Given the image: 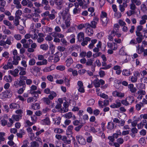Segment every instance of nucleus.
Instances as JSON below:
<instances>
[{"instance_id":"nucleus-53","label":"nucleus","mask_w":147,"mask_h":147,"mask_svg":"<svg viewBox=\"0 0 147 147\" xmlns=\"http://www.w3.org/2000/svg\"><path fill=\"white\" fill-rule=\"evenodd\" d=\"M57 69L61 71H63L65 69V67L63 65H59L57 66L56 67Z\"/></svg>"},{"instance_id":"nucleus-6","label":"nucleus","mask_w":147,"mask_h":147,"mask_svg":"<svg viewBox=\"0 0 147 147\" xmlns=\"http://www.w3.org/2000/svg\"><path fill=\"white\" fill-rule=\"evenodd\" d=\"M105 81L102 80H99L98 79H96L94 81V84L96 87H99L100 86V84L103 85L105 84Z\"/></svg>"},{"instance_id":"nucleus-9","label":"nucleus","mask_w":147,"mask_h":147,"mask_svg":"<svg viewBox=\"0 0 147 147\" xmlns=\"http://www.w3.org/2000/svg\"><path fill=\"white\" fill-rule=\"evenodd\" d=\"M143 28V26L142 25L140 24L137 26L136 31V35L137 36H142V34L140 32L142 30Z\"/></svg>"},{"instance_id":"nucleus-3","label":"nucleus","mask_w":147,"mask_h":147,"mask_svg":"<svg viewBox=\"0 0 147 147\" xmlns=\"http://www.w3.org/2000/svg\"><path fill=\"white\" fill-rule=\"evenodd\" d=\"M12 95L11 91L9 90L6 91L2 92L0 94V97L1 98H10Z\"/></svg>"},{"instance_id":"nucleus-64","label":"nucleus","mask_w":147,"mask_h":147,"mask_svg":"<svg viewBox=\"0 0 147 147\" xmlns=\"http://www.w3.org/2000/svg\"><path fill=\"white\" fill-rule=\"evenodd\" d=\"M94 100L92 99H91L87 102V104L89 106H91L93 105L94 104Z\"/></svg>"},{"instance_id":"nucleus-36","label":"nucleus","mask_w":147,"mask_h":147,"mask_svg":"<svg viewBox=\"0 0 147 147\" xmlns=\"http://www.w3.org/2000/svg\"><path fill=\"white\" fill-rule=\"evenodd\" d=\"M54 132L56 134H61L64 132V130L60 128H56L54 129Z\"/></svg>"},{"instance_id":"nucleus-8","label":"nucleus","mask_w":147,"mask_h":147,"mask_svg":"<svg viewBox=\"0 0 147 147\" xmlns=\"http://www.w3.org/2000/svg\"><path fill=\"white\" fill-rule=\"evenodd\" d=\"M86 32L88 36H91L93 34V30L91 27L90 24L89 23V26L88 25L86 28Z\"/></svg>"},{"instance_id":"nucleus-40","label":"nucleus","mask_w":147,"mask_h":147,"mask_svg":"<svg viewBox=\"0 0 147 147\" xmlns=\"http://www.w3.org/2000/svg\"><path fill=\"white\" fill-rule=\"evenodd\" d=\"M47 63V60L46 59H43L42 61H38L36 63V65H46Z\"/></svg>"},{"instance_id":"nucleus-23","label":"nucleus","mask_w":147,"mask_h":147,"mask_svg":"<svg viewBox=\"0 0 147 147\" xmlns=\"http://www.w3.org/2000/svg\"><path fill=\"white\" fill-rule=\"evenodd\" d=\"M26 131L23 129H20L19 132L17 133L16 135L18 138H21L25 134Z\"/></svg>"},{"instance_id":"nucleus-56","label":"nucleus","mask_w":147,"mask_h":147,"mask_svg":"<svg viewBox=\"0 0 147 147\" xmlns=\"http://www.w3.org/2000/svg\"><path fill=\"white\" fill-rule=\"evenodd\" d=\"M139 142L142 145H144L146 144V141L144 138H141L139 141Z\"/></svg>"},{"instance_id":"nucleus-13","label":"nucleus","mask_w":147,"mask_h":147,"mask_svg":"<svg viewBox=\"0 0 147 147\" xmlns=\"http://www.w3.org/2000/svg\"><path fill=\"white\" fill-rule=\"evenodd\" d=\"M147 20V15H144L141 17V20L139 21V24L143 25L145 24Z\"/></svg>"},{"instance_id":"nucleus-31","label":"nucleus","mask_w":147,"mask_h":147,"mask_svg":"<svg viewBox=\"0 0 147 147\" xmlns=\"http://www.w3.org/2000/svg\"><path fill=\"white\" fill-rule=\"evenodd\" d=\"M10 108L11 109H17L20 108V105L16 104V103H12L9 105Z\"/></svg>"},{"instance_id":"nucleus-4","label":"nucleus","mask_w":147,"mask_h":147,"mask_svg":"<svg viewBox=\"0 0 147 147\" xmlns=\"http://www.w3.org/2000/svg\"><path fill=\"white\" fill-rule=\"evenodd\" d=\"M112 95L115 97H118L121 99L123 98L125 95L124 93L120 91L115 90L113 92Z\"/></svg>"},{"instance_id":"nucleus-44","label":"nucleus","mask_w":147,"mask_h":147,"mask_svg":"<svg viewBox=\"0 0 147 147\" xmlns=\"http://www.w3.org/2000/svg\"><path fill=\"white\" fill-rule=\"evenodd\" d=\"M61 140L66 144H69L71 143V140H67V138L65 136H62V139Z\"/></svg>"},{"instance_id":"nucleus-17","label":"nucleus","mask_w":147,"mask_h":147,"mask_svg":"<svg viewBox=\"0 0 147 147\" xmlns=\"http://www.w3.org/2000/svg\"><path fill=\"white\" fill-rule=\"evenodd\" d=\"M64 116L66 118L68 119H70L72 117L73 120H75L76 119L75 116L73 115V113L71 112L65 114Z\"/></svg>"},{"instance_id":"nucleus-51","label":"nucleus","mask_w":147,"mask_h":147,"mask_svg":"<svg viewBox=\"0 0 147 147\" xmlns=\"http://www.w3.org/2000/svg\"><path fill=\"white\" fill-rule=\"evenodd\" d=\"M30 146L31 147H38L39 144L36 141H33L30 143Z\"/></svg>"},{"instance_id":"nucleus-43","label":"nucleus","mask_w":147,"mask_h":147,"mask_svg":"<svg viewBox=\"0 0 147 147\" xmlns=\"http://www.w3.org/2000/svg\"><path fill=\"white\" fill-rule=\"evenodd\" d=\"M88 11L90 13L89 15L90 16H92L94 15V9L93 7H90L88 8Z\"/></svg>"},{"instance_id":"nucleus-21","label":"nucleus","mask_w":147,"mask_h":147,"mask_svg":"<svg viewBox=\"0 0 147 147\" xmlns=\"http://www.w3.org/2000/svg\"><path fill=\"white\" fill-rule=\"evenodd\" d=\"M128 87L131 93L135 92L137 90V89L134 87V85L133 84H129L128 85Z\"/></svg>"},{"instance_id":"nucleus-62","label":"nucleus","mask_w":147,"mask_h":147,"mask_svg":"<svg viewBox=\"0 0 147 147\" xmlns=\"http://www.w3.org/2000/svg\"><path fill=\"white\" fill-rule=\"evenodd\" d=\"M55 4L58 6H61L62 4L63 1L61 0H54Z\"/></svg>"},{"instance_id":"nucleus-16","label":"nucleus","mask_w":147,"mask_h":147,"mask_svg":"<svg viewBox=\"0 0 147 147\" xmlns=\"http://www.w3.org/2000/svg\"><path fill=\"white\" fill-rule=\"evenodd\" d=\"M50 119L48 117H46L41 121V123L43 125H49L50 124Z\"/></svg>"},{"instance_id":"nucleus-38","label":"nucleus","mask_w":147,"mask_h":147,"mask_svg":"<svg viewBox=\"0 0 147 147\" xmlns=\"http://www.w3.org/2000/svg\"><path fill=\"white\" fill-rule=\"evenodd\" d=\"M73 62V60L71 58H69L67 59L66 61V65L67 67H69L70 66L71 64Z\"/></svg>"},{"instance_id":"nucleus-15","label":"nucleus","mask_w":147,"mask_h":147,"mask_svg":"<svg viewBox=\"0 0 147 147\" xmlns=\"http://www.w3.org/2000/svg\"><path fill=\"white\" fill-rule=\"evenodd\" d=\"M107 46L110 48L115 50L117 48V46L115 42L111 43L109 42L107 43Z\"/></svg>"},{"instance_id":"nucleus-11","label":"nucleus","mask_w":147,"mask_h":147,"mask_svg":"<svg viewBox=\"0 0 147 147\" xmlns=\"http://www.w3.org/2000/svg\"><path fill=\"white\" fill-rule=\"evenodd\" d=\"M84 34L83 32H79L77 35V38L78 41L81 42L84 38Z\"/></svg>"},{"instance_id":"nucleus-25","label":"nucleus","mask_w":147,"mask_h":147,"mask_svg":"<svg viewBox=\"0 0 147 147\" xmlns=\"http://www.w3.org/2000/svg\"><path fill=\"white\" fill-rule=\"evenodd\" d=\"M12 63L8 62L7 65H5L3 67V68L5 69H12L13 67Z\"/></svg>"},{"instance_id":"nucleus-2","label":"nucleus","mask_w":147,"mask_h":147,"mask_svg":"<svg viewBox=\"0 0 147 147\" xmlns=\"http://www.w3.org/2000/svg\"><path fill=\"white\" fill-rule=\"evenodd\" d=\"M131 3L130 5V9L132 10H135L136 9V6H139L141 4L140 0H131Z\"/></svg>"},{"instance_id":"nucleus-14","label":"nucleus","mask_w":147,"mask_h":147,"mask_svg":"<svg viewBox=\"0 0 147 147\" xmlns=\"http://www.w3.org/2000/svg\"><path fill=\"white\" fill-rule=\"evenodd\" d=\"M53 120L54 121V124L56 125H59L61 122V118L60 117L56 116L55 117L52 118Z\"/></svg>"},{"instance_id":"nucleus-41","label":"nucleus","mask_w":147,"mask_h":147,"mask_svg":"<svg viewBox=\"0 0 147 147\" xmlns=\"http://www.w3.org/2000/svg\"><path fill=\"white\" fill-rule=\"evenodd\" d=\"M121 133L120 130L119 129H117L116 131V133L114 134L113 135L114 138H117L118 137L121 136Z\"/></svg>"},{"instance_id":"nucleus-52","label":"nucleus","mask_w":147,"mask_h":147,"mask_svg":"<svg viewBox=\"0 0 147 147\" xmlns=\"http://www.w3.org/2000/svg\"><path fill=\"white\" fill-rule=\"evenodd\" d=\"M37 101V100H35L33 97H30L27 99V102L28 103H30L33 102H35Z\"/></svg>"},{"instance_id":"nucleus-47","label":"nucleus","mask_w":147,"mask_h":147,"mask_svg":"<svg viewBox=\"0 0 147 147\" xmlns=\"http://www.w3.org/2000/svg\"><path fill=\"white\" fill-rule=\"evenodd\" d=\"M30 88V91L31 94V93H33L34 91H35L37 89V86L34 85H32Z\"/></svg>"},{"instance_id":"nucleus-63","label":"nucleus","mask_w":147,"mask_h":147,"mask_svg":"<svg viewBox=\"0 0 147 147\" xmlns=\"http://www.w3.org/2000/svg\"><path fill=\"white\" fill-rule=\"evenodd\" d=\"M146 92L145 91L142 90H139L137 92V94L138 95H140L143 96V95H145Z\"/></svg>"},{"instance_id":"nucleus-55","label":"nucleus","mask_w":147,"mask_h":147,"mask_svg":"<svg viewBox=\"0 0 147 147\" xmlns=\"http://www.w3.org/2000/svg\"><path fill=\"white\" fill-rule=\"evenodd\" d=\"M78 5H77L73 9V13L74 14H76L79 13L80 11L78 8Z\"/></svg>"},{"instance_id":"nucleus-42","label":"nucleus","mask_w":147,"mask_h":147,"mask_svg":"<svg viewBox=\"0 0 147 147\" xmlns=\"http://www.w3.org/2000/svg\"><path fill=\"white\" fill-rule=\"evenodd\" d=\"M13 39V38L11 36H9L7 38L6 41H5L6 44L9 45L12 44L11 40Z\"/></svg>"},{"instance_id":"nucleus-19","label":"nucleus","mask_w":147,"mask_h":147,"mask_svg":"<svg viewBox=\"0 0 147 147\" xmlns=\"http://www.w3.org/2000/svg\"><path fill=\"white\" fill-rule=\"evenodd\" d=\"M89 26L88 23H86L85 24H81L77 26V29L79 30H82L84 28H86L87 26Z\"/></svg>"},{"instance_id":"nucleus-5","label":"nucleus","mask_w":147,"mask_h":147,"mask_svg":"<svg viewBox=\"0 0 147 147\" xmlns=\"http://www.w3.org/2000/svg\"><path fill=\"white\" fill-rule=\"evenodd\" d=\"M121 105V101L119 99L115 100V103H113L110 106V107L113 109L118 108Z\"/></svg>"},{"instance_id":"nucleus-30","label":"nucleus","mask_w":147,"mask_h":147,"mask_svg":"<svg viewBox=\"0 0 147 147\" xmlns=\"http://www.w3.org/2000/svg\"><path fill=\"white\" fill-rule=\"evenodd\" d=\"M122 74L124 76H129L131 74V72L129 69H125L122 71Z\"/></svg>"},{"instance_id":"nucleus-58","label":"nucleus","mask_w":147,"mask_h":147,"mask_svg":"<svg viewBox=\"0 0 147 147\" xmlns=\"http://www.w3.org/2000/svg\"><path fill=\"white\" fill-rule=\"evenodd\" d=\"M36 63V61L34 58L30 59L29 61L28 64L30 65H33Z\"/></svg>"},{"instance_id":"nucleus-34","label":"nucleus","mask_w":147,"mask_h":147,"mask_svg":"<svg viewBox=\"0 0 147 147\" xmlns=\"http://www.w3.org/2000/svg\"><path fill=\"white\" fill-rule=\"evenodd\" d=\"M19 72L18 69L17 68L13 70H11L10 71V74L14 77L17 76Z\"/></svg>"},{"instance_id":"nucleus-60","label":"nucleus","mask_w":147,"mask_h":147,"mask_svg":"<svg viewBox=\"0 0 147 147\" xmlns=\"http://www.w3.org/2000/svg\"><path fill=\"white\" fill-rule=\"evenodd\" d=\"M25 86H23L22 88H20L18 90V93L19 94H22L25 89Z\"/></svg>"},{"instance_id":"nucleus-46","label":"nucleus","mask_w":147,"mask_h":147,"mask_svg":"<svg viewBox=\"0 0 147 147\" xmlns=\"http://www.w3.org/2000/svg\"><path fill=\"white\" fill-rule=\"evenodd\" d=\"M32 108L34 110L38 109L40 108V105L38 103L34 104L32 105Z\"/></svg>"},{"instance_id":"nucleus-32","label":"nucleus","mask_w":147,"mask_h":147,"mask_svg":"<svg viewBox=\"0 0 147 147\" xmlns=\"http://www.w3.org/2000/svg\"><path fill=\"white\" fill-rule=\"evenodd\" d=\"M48 96V98L50 100H53L54 98L57 96V94L54 91H51Z\"/></svg>"},{"instance_id":"nucleus-48","label":"nucleus","mask_w":147,"mask_h":147,"mask_svg":"<svg viewBox=\"0 0 147 147\" xmlns=\"http://www.w3.org/2000/svg\"><path fill=\"white\" fill-rule=\"evenodd\" d=\"M115 138L113 136H109L108 138V139L110 140V141L109 142V144L110 145H113V142H114L115 140Z\"/></svg>"},{"instance_id":"nucleus-12","label":"nucleus","mask_w":147,"mask_h":147,"mask_svg":"<svg viewBox=\"0 0 147 147\" xmlns=\"http://www.w3.org/2000/svg\"><path fill=\"white\" fill-rule=\"evenodd\" d=\"M18 69L19 72L20 71L19 74L20 75L24 76L26 74V68L20 66H18Z\"/></svg>"},{"instance_id":"nucleus-20","label":"nucleus","mask_w":147,"mask_h":147,"mask_svg":"<svg viewBox=\"0 0 147 147\" xmlns=\"http://www.w3.org/2000/svg\"><path fill=\"white\" fill-rule=\"evenodd\" d=\"M116 127V126L114 125V123L111 121L108 122L107 126V128L110 130L113 129Z\"/></svg>"},{"instance_id":"nucleus-50","label":"nucleus","mask_w":147,"mask_h":147,"mask_svg":"<svg viewBox=\"0 0 147 147\" xmlns=\"http://www.w3.org/2000/svg\"><path fill=\"white\" fill-rule=\"evenodd\" d=\"M48 47V45L46 44L41 45L40 47V49L44 50H47Z\"/></svg>"},{"instance_id":"nucleus-39","label":"nucleus","mask_w":147,"mask_h":147,"mask_svg":"<svg viewBox=\"0 0 147 147\" xmlns=\"http://www.w3.org/2000/svg\"><path fill=\"white\" fill-rule=\"evenodd\" d=\"M127 6V4L125 3H123L122 5H119V9L121 12L124 11L125 7Z\"/></svg>"},{"instance_id":"nucleus-18","label":"nucleus","mask_w":147,"mask_h":147,"mask_svg":"<svg viewBox=\"0 0 147 147\" xmlns=\"http://www.w3.org/2000/svg\"><path fill=\"white\" fill-rule=\"evenodd\" d=\"M113 70L116 71V73L117 75H119L121 72V67L118 65H116L113 68Z\"/></svg>"},{"instance_id":"nucleus-54","label":"nucleus","mask_w":147,"mask_h":147,"mask_svg":"<svg viewBox=\"0 0 147 147\" xmlns=\"http://www.w3.org/2000/svg\"><path fill=\"white\" fill-rule=\"evenodd\" d=\"M22 13V10L18 9L16 13V17H18V18H20V16Z\"/></svg>"},{"instance_id":"nucleus-37","label":"nucleus","mask_w":147,"mask_h":147,"mask_svg":"<svg viewBox=\"0 0 147 147\" xmlns=\"http://www.w3.org/2000/svg\"><path fill=\"white\" fill-rule=\"evenodd\" d=\"M126 98L129 105L131 104L134 101V97L131 96H129Z\"/></svg>"},{"instance_id":"nucleus-28","label":"nucleus","mask_w":147,"mask_h":147,"mask_svg":"<svg viewBox=\"0 0 147 147\" xmlns=\"http://www.w3.org/2000/svg\"><path fill=\"white\" fill-rule=\"evenodd\" d=\"M3 80L6 82H11L12 81L11 77L9 75H6L4 76Z\"/></svg>"},{"instance_id":"nucleus-49","label":"nucleus","mask_w":147,"mask_h":147,"mask_svg":"<svg viewBox=\"0 0 147 147\" xmlns=\"http://www.w3.org/2000/svg\"><path fill=\"white\" fill-rule=\"evenodd\" d=\"M137 36L138 37L136 38V40L138 43H140L142 42L143 39V35L142 34V36Z\"/></svg>"},{"instance_id":"nucleus-61","label":"nucleus","mask_w":147,"mask_h":147,"mask_svg":"<svg viewBox=\"0 0 147 147\" xmlns=\"http://www.w3.org/2000/svg\"><path fill=\"white\" fill-rule=\"evenodd\" d=\"M44 102L47 104L49 105L50 103V101L49 98L44 97L42 99Z\"/></svg>"},{"instance_id":"nucleus-29","label":"nucleus","mask_w":147,"mask_h":147,"mask_svg":"<svg viewBox=\"0 0 147 147\" xmlns=\"http://www.w3.org/2000/svg\"><path fill=\"white\" fill-rule=\"evenodd\" d=\"M73 129V126L72 125H70L68 126L67 130V133L68 135H71L73 134L72 130Z\"/></svg>"},{"instance_id":"nucleus-1","label":"nucleus","mask_w":147,"mask_h":147,"mask_svg":"<svg viewBox=\"0 0 147 147\" xmlns=\"http://www.w3.org/2000/svg\"><path fill=\"white\" fill-rule=\"evenodd\" d=\"M59 16L62 18L63 22L65 24V25L63 24H61V26L62 28L65 29L69 27L71 24L70 21L71 19L69 12L68 11L63 10L60 12Z\"/></svg>"},{"instance_id":"nucleus-27","label":"nucleus","mask_w":147,"mask_h":147,"mask_svg":"<svg viewBox=\"0 0 147 147\" xmlns=\"http://www.w3.org/2000/svg\"><path fill=\"white\" fill-rule=\"evenodd\" d=\"M102 24L103 26H105L108 23L109 19L108 18H103L100 19Z\"/></svg>"},{"instance_id":"nucleus-59","label":"nucleus","mask_w":147,"mask_h":147,"mask_svg":"<svg viewBox=\"0 0 147 147\" xmlns=\"http://www.w3.org/2000/svg\"><path fill=\"white\" fill-rule=\"evenodd\" d=\"M137 50L138 53L139 54H140L143 52L144 49L143 47H140L139 45H138V46L137 47Z\"/></svg>"},{"instance_id":"nucleus-57","label":"nucleus","mask_w":147,"mask_h":147,"mask_svg":"<svg viewBox=\"0 0 147 147\" xmlns=\"http://www.w3.org/2000/svg\"><path fill=\"white\" fill-rule=\"evenodd\" d=\"M70 37L71 38L70 40V42L71 44L74 43L75 42V35L74 34H72L70 35Z\"/></svg>"},{"instance_id":"nucleus-45","label":"nucleus","mask_w":147,"mask_h":147,"mask_svg":"<svg viewBox=\"0 0 147 147\" xmlns=\"http://www.w3.org/2000/svg\"><path fill=\"white\" fill-rule=\"evenodd\" d=\"M118 31H115V30H113L111 31V34L113 36L116 35L117 37L119 38L121 36V34L118 32Z\"/></svg>"},{"instance_id":"nucleus-22","label":"nucleus","mask_w":147,"mask_h":147,"mask_svg":"<svg viewBox=\"0 0 147 147\" xmlns=\"http://www.w3.org/2000/svg\"><path fill=\"white\" fill-rule=\"evenodd\" d=\"M91 40V38L88 37H86L83 40V42L81 43V45L83 46L87 45L88 43V42Z\"/></svg>"},{"instance_id":"nucleus-35","label":"nucleus","mask_w":147,"mask_h":147,"mask_svg":"<svg viewBox=\"0 0 147 147\" xmlns=\"http://www.w3.org/2000/svg\"><path fill=\"white\" fill-rule=\"evenodd\" d=\"M97 42V40L96 39H93L91 40V43L89 45L88 48L90 49L93 48L94 46V45Z\"/></svg>"},{"instance_id":"nucleus-7","label":"nucleus","mask_w":147,"mask_h":147,"mask_svg":"<svg viewBox=\"0 0 147 147\" xmlns=\"http://www.w3.org/2000/svg\"><path fill=\"white\" fill-rule=\"evenodd\" d=\"M76 138L80 144L82 145L85 144L86 143L85 140L81 136L78 135L77 136Z\"/></svg>"},{"instance_id":"nucleus-33","label":"nucleus","mask_w":147,"mask_h":147,"mask_svg":"<svg viewBox=\"0 0 147 147\" xmlns=\"http://www.w3.org/2000/svg\"><path fill=\"white\" fill-rule=\"evenodd\" d=\"M22 117V115H12V118L13 120L16 121H19Z\"/></svg>"},{"instance_id":"nucleus-10","label":"nucleus","mask_w":147,"mask_h":147,"mask_svg":"<svg viewBox=\"0 0 147 147\" xmlns=\"http://www.w3.org/2000/svg\"><path fill=\"white\" fill-rule=\"evenodd\" d=\"M13 59L12 63L13 65H18L19 63V61L21 60V57L20 56L13 57Z\"/></svg>"},{"instance_id":"nucleus-24","label":"nucleus","mask_w":147,"mask_h":147,"mask_svg":"<svg viewBox=\"0 0 147 147\" xmlns=\"http://www.w3.org/2000/svg\"><path fill=\"white\" fill-rule=\"evenodd\" d=\"M54 69V66L51 65L49 67H46L43 69V71L45 72L50 71Z\"/></svg>"},{"instance_id":"nucleus-26","label":"nucleus","mask_w":147,"mask_h":147,"mask_svg":"<svg viewBox=\"0 0 147 147\" xmlns=\"http://www.w3.org/2000/svg\"><path fill=\"white\" fill-rule=\"evenodd\" d=\"M119 54L120 55H126L127 54L125 48L124 47H122L119 50Z\"/></svg>"}]
</instances>
